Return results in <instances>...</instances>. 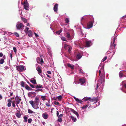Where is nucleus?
<instances>
[{
	"instance_id": "38",
	"label": "nucleus",
	"mask_w": 126,
	"mask_h": 126,
	"mask_svg": "<svg viewBox=\"0 0 126 126\" xmlns=\"http://www.w3.org/2000/svg\"><path fill=\"white\" fill-rule=\"evenodd\" d=\"M32 121V119L31 118L29 119L28 120V122L29 123H31Z\"/></svg>"
},
{
	"instance_id": "20",
	"label": "nucleus",
	"mask_w": 126,
	"mask_h": 126,
	"mask_svg": "<svg viewBox=\"0 0 126 126\" xmlns=\"http://www.w3.org/2000/svg\"><path fill=\"white\" fill-rule=\"evenodd\" d=\"M70 110L72 112L75 114L76 115H78V113L76 111H75V110L72 109H70Z\"/></svg>"
},
{
	"instance_id": "39",
	"label": "nucleus",
	"mask_w": 126,
	"mask_h": 126,
	"mask_svg": "<svg viewBox=\"0 0 126 126\" xmlns=\"http://www.w3.org/2000/svg\"><path fill=\"white\" fill-rule=\"evenodd\" d=\"M95 99L94 98L92 99L91 98L89 100V101L91 102H93L95 101Z\"/></svg>"
},
{
	"instance_id": "25",
	"label": "nucleus",
	"mask_w": 126,
	"mask_h": 126,
	"mask_svg": "<svg viewBox=\"0 0 126 126\" xmlns=\"http://www.w3.org/2000/svg\"><path fill=\"white\" fill-rule=\"evenodd\" d=\"M21 19L25 23H26L27 22V19L23 17H21Z\"/></svg>"
},
{
	"instance_id": "19",
	"label": "nucleus",
	"mask_w": 126,
	"mask_h": 126,
	"mask_svg": "<svg viewBox=\"0 0 126 126\" xmlns=\"http://www.w3.org/2000/svg\"><path fill=\"white\" fill-rule=\"evenodd\" d=\"M30 80L31 82L34 84H36L37 83L36 80L35 79H31Z\"/></svg>"
},
{
	"instance_id": "50",
	"label": "nucleus",
	"mask_w": 126,
	"mask_h": 126,
	"mask_svg": "<svg viewBox=\"0 0 126 126\" xmlns=\"http://www.w3.org/2000/svg\"><path fill=\"white\" fill-rule=\"evenodd\" d=\"M13 49L15 53H16V48L15 47H13Z\"/></svg>"
},
{
	"instance_id": "3",
	"label": "nucleus",
	"mask_w": 126,
	"mask_h": 126,
	"mask_svg": "<svg viewBox=\"0 0 126 126\" xmlns=\"http://www.w3.org/2000/svg\"><path fill=\"white\" fill-rule=\"evenodd\" d=\"M36 93L34 92H32L28 93V95L29 97H33L36 96Z\"/></svg>"
},
{
	"instance_id": "44",
	"label": "nucleus",
	"mask_w": 126,
	"mask_h": 126,
	"mask_svg": "<svg viewBox=\"0 0 126 126\" xmlns=\"http://www.w3.org/2000/svg\"><path fill=\"white\" fill-rule=\"evenodd\" d=\"M107 56H106L104 57V58L102 59V62H104L107 59Z\"/></svg>"
},
{
	"instance_id": "41",
	"label": "nucleus",
	"mask_w": 126,
	"mask_h": 126,
	"mask_svg": "<svg viewBox=\"0 0 126 126\" xmlns=\"http://www.w3.org/2000/svg\"><path fill=\"white\" fill-rule=\"evenodd\" d=\"M14 34L17 37H19V35L16 32L14 33Z\"/></svg>"
},
{
	"instance_id": "32",
	"label": "nucleus",
	"mask_w": 126,
	"mask_h": 126,
	"mask_svg": "<svg viewBox=\"0 0 126 126\" xmlns=\"http://www.w3.org/2000/svg\"><path fill=\"white\" fill-rule=\"evenodd\" d=\"M67 35L66 37L68 38H70L71 37V36L69 32H67L66 33Z\"/></svg>"
},
{
	"instance_id": "47",
	"label": "nucleus",
	"mask_w": 126,
	"mask_h": 126,
	"mask_svg": "<svg viewBox=\"0 0 126 126\" xmlns=\"http://www.w3.org/2000/svg\"><path fill=\"white\" fill-rule=\"evenodd\" d=\"M63 114H61L58 117V118H62V117L63 116Z\"/></svg>"
},
{
	"instance_id": "58",
	"label": "nucleus",
	"mask_w": 126,
	"mask_h": 126,
	"mask_svg": "<svg viewBox=\"0 0 126 126\" xmlns=\"http://www.w3.org/2000/svg\"><path fill=\"white\" fill-rule=\"evenodd\" d=\"M3 56V54L2 53H0V57H1Z\"/></svg>"
},
{
	"instance_id": "21",
	"label": "nucleus",
	"mask_w": 126,
	"mask_h": 126,
	"mask_svg": "<svg viewBox=\"0 0 126 126\" xmlns=\"http://www.w3.org/2000/svg\"><path fill=\"white\" fill-rule=\"evenodd\" d=\"M47 102L46 103V106L48 107H50L51 105L50 103L49 100H47Z\"/></svg>"
},
{
	"instance_id": "62",
	"label": "nucleus",
	"mask_w": 126,
	"mask_h": 126,
	"mask_svg": "<svg viewBox=\"0 0 126 126\" xmlns=\"http://www.w3.org/2000/svg\"><path fill=\"white\" fill-rule=\"evenodd\" d=\"M12 54L11 53L10 54V57L11 58H12Z\"/></svg>"
},
{
	"instance_id": "56",
	"label": "nucleus",
	"mask_w": 126,
	"mask_h": 126,
	"mask_svg": "<svg viewBox=\"0 0 126 126\" xmlns=\"http://www.w3.org/2000/svg\"><path fill=\"white\" fill-rule=\"evenodd\" d=\"M47 72L49 74H51V71H47Z\"/></svg>"
},
{
	"instance_id": "49",
	"label": "nucleus",
	"mask_w": 126,
	"mask_h": 126,
	"mask_svg": "<svg viewBox=\"0 0 126 126\" xmlns=\"http://www.w3.org/2000/svg\"><path fill=\"white\" fill-rule=\"evenodd\" d=\"M123 76V74L121 73L120 72L119 74V76L120 78H121Z\"/></svg>"
},
{
	"instance_id": "14",
	"label": "nucleus",
	"mask_w": 126,
	"mask_h": 126,
	"mask_svg": "<svg viewBox=\"0 0 126 126\" xmlns=\"http://www.w3.org/2000/svg\"><path fill=\"white\" fill-rule=\"evenodd\" d=\"M67 65L72 69H74V66L72 64L68 63L67 64Z\"/></svg>"
},
{
	"instance_id": "24",
	"label": "nucleus",
	"mask_w": 126,
	"mask_h": 126,
	"mask_svg": "<svg viewBox=\"0 0 126 126\" xmlns=\"http://www.w3.org/2000/svg\"><path fill=\"white\" fill-rule=\"evenodd\" d=\"M57 98L59 101H61L62 99V96L61 95L58 96Z\"/></svg>"
},
{
	"instance_id": "64",
	"label": "nucleus",
	"mask_w": 126,
	"mask_h": 126,
	"mask_svg": "<svg viewBox=\"0 0 126 126\" xmlns=\"http://www.w3.org/2000/svg\"><path fill=\"white\" fill-rule=\"evenodd\" d=\"M123 86L125 88H126V84H124Z\"/></svg>"
},
{
	"instance_id": "42",
	"label": "nucleus",
	"mask_w": 126,
	"mask_h": 126,
	"mask_svg": "<svg viewBox=\"0 0 126 126\" xmlns=\"http://www.w3.org/2000/svg\"><path fill=\"white\" fill-rule=\"evenodd\" d=\"M58 121L60 122H61L62 121V118H58Z\"/></svg>"
},
{
	"instance_id": "16",
	"label": "nucleus",
	"mask_w": 126,
	"mask_h": 126,
	"mask_svg": "<svg viewBox=\"0 0 126 126\" xmlns=\"http://www.w3.org/2000/svg\"><path fill=\"white\" fill-rule=\"evenodd\" d=\"M27 33H28V35L29 37H32V32L31 30H29Z\"/></svg>"
},
{
	"instance_id": "4",
	"label": "nucleus",
	"mask_w": 126,
	"mask_h": 126,
	"mask_svg": "<svg viewBox=\"0 0 126 126\" xmlns=\"http://www.w3.org/2000/svg\"><path fill=\"white\" fill-rule=\"evenodd\" d=\"M16 68L18 71L20 72L24 70V66L23 65H19L16 66Z\"/></svg>"
},
{
	"instance_id": "27",
	"label": "nucleus",
	"mask_w": 126,
	"mask_h": 126,
	"mask_svg": "<svg viewBox=\"0 0 126 126\" xmlns=\"http://www.w3.org/2000/svg\"><path fill=\"white\" fill-rule=\"evenodd\" d=\"M16 117L18 118H19L21 115V114L19 113H16Z\"/></svg>"
},
{
	"instance_id": "2",
	"label": "nucleus",
	"mask_w": 126,
	"mask_h": 126,
	"mask_svg": "<svg viewBox=\"0 0 126 126\" xmlns=\"http://www.w3.org/2000/svg\"><path fill=\"white\" fill-rule=\"evenodd\" d=\"M24 8L26 10H29V4L27 1L26 0L23 3Z\"/></svg>"
},
{
	"instance_id": "53",
	"label": "nucleus",
	"mask_w": 126,
	"mask_h": 126,
	"mask_svg": "<svg viewBox=\"0 0 126 126\" xmlns=\"http://www.w3.org/2000/svg\"><path fill=\"white\" fill-rule=\"evenodd\" d=\"M77 102L79 103H81L82 102V101L81 100L79 99V100H78Z\"/></svg>"
},
{
	"instance_id": "30",
	"label": "nucleus",
	"mask_w": 126,
	"mask_h": 126,
	"mask_svg": "<svg viewBox=\"0 0 126 126\" xmlns=\"http://www.w3.org/2000/svg\"><path fill=\"white\" fill-rule=\"evenodd\" d=\"M21 86L23 87H25V83L23 81H22L21 82Z\"/></svg>"
},
{
	"instance_id": "33",
	"label": "nucleus",
	"mask_w": 126,
	"mask_h": 126,
	"mask_svg": "<svg viewBox=\"0 0 126 126\" xmlns=\"http://www.w3.org/2000/svg\"><path fill=\"white\" fill-rule=\"evenodd\" d=\"M89 104H87L86 105H84L82 107V109H85L87 108L89 106Z\"/></svg>"
},
{
	"instance_id": "23",
	"label": "nucleus",
	"mask_w": 126,
	"mask_h": 126,
	"mask_svg": "<svg viewBox=\"0 0 126 126\" xmlns=\"http://www.w3.org/2000/svg\"><path fill=\"white\" fill-rule=\"evenodd\" d=\"M46 97V96L45 95H42L41 96V98L43 101L47 100Z\"/></svg>"
},
{
	"instance_id": "9",
	"label": "nucleus",
	"mask_w": 126,
	"mask_h": 126,
	"mask_svg": "<svg viewBox=\"0 0 126 126\" xmlns=\"http://www.w3.org/2000/svg\"><path fill=\"white\" fill-rule=\"evenodd\" d=\"M37 70L38 72V73L40 75H42V74H41L42 72V71L41 69L38 66L37 69Z\"/></svg>"
},
{
	"instance_id": "61",
	"label": "nucleus",
	"mask_w": 126,
	"mask_h": 126,
	"mask_svg": "<svg viewBox=\"0 0 126 126\" xmlns=\"http://www.w3.org/2000/svg\"><path fill=\"white\" fill-rule=\"evenodd\" d=\"M57 99V98H56L55 97L54 98H53V99L54 100H56Z\"/></svg>"
},
{
	"instance_id": "18",
	"label": "nucleus",
	"mask_w": 126,
	"mask_h": 126,
	"mask_svg": "<svg viewBox=\"0 0 126 126\" xmlns=\"http://www.w3.org/2000/svg\"><path fill=\"white\" fill-rule=\"evenodd\" d=\"M43 118L45 119H47L48 118V115L47 114H43L42 115Z\"/></svg>"
},
{
	"instance_id": "37",
	"label": "nucleus",
	"mask_w": 126,
	"mask_h": 126,
	"mask_svg": "<svg viewBox=\"0 0 126 126\" xmlns=\"http://www.w3.org/2000/svg\"><path fill=\"white\" fill-rule=\"evenodd\" d=\"M35 92H39V91H41L42 92H43V90H42V89H37V90H35Z\"/></svg>"
},
{
	"instance_id": "43",
	"label": "nucleus",
	"mask_w": 126,
	"mask_h": 126,
	"mask_svg": "<svg viewBox=\"0 0 126 126\" xmlns=\"http://www.w3.org/2000/svg\"><path fill=\"white\" fill-rule=\"evenodd\" d=\"M61 38L62 40L65 41H67L66 39V38L64 37H62Z\"/></svg>"
},
{
	"instance_id": "63",
	"label": "nucleus",
	"mask_w": 126,
	"mask_h": 126,
	"mask_svg": "<svg viewBox=\"0 0 126 126\" xmlns=\"http://www.w3.org/2000/svg\"><path fill=\"white\" fill-rule=\"evenodd\" d=\"M104 70V67L103 66H102L101 67V70Z\"/></svg>"
},
{
	"instance_id": "52",
	"label": "nucleus",
	"mask_w": 126,
	"mask_h": 126,
	"mask_svg": "<svg viewBox=\"0 0 126 126\" xmlns=\"http://www.w3.org/2000/svg\"><path fill=\"white\" fill-rule=\"evenodd\" d=\"M30 86L33 88H35V85L34 86L32 84Z\"/></svg>"
},
{
	"instance_id": "36",
	"label": "nucleus",
	"mask_w": 126,
	"mask_h": 126,
	"mask_svg": "<svg viewBox=\"0 0 126 126\" xmlns=\"http://www.w3.org/2000/svg\"><path fill=\"white\" fill-rule=\"evenodd\" d=\"M25 27L26 28L25 29L24 31H25V32H28V31L29 29V28L26 26Z\"/></svg>"
},
{
	"instance_id": "5",
	"label": "nucleus",
	"mask_w": 126,
	"mask_h": 126,
	"mask_svg": "<svg viewBox=\"0 0 126 126\" xmlns=\"http://www.w3.org/2000/svg\"><path fill=\"white\" fill-rule=\"evenodd\" d=\"M15 99L16 102V105L18 107V104H19L20 101L21 100V99L19 98L18 96H16L15 97Z\"/></svg>"
},
{
	"instance_id": "10",
	"label": "nucleus",
	"mask_w": 126,
	"mask_h": 126,
	"mask_svg": "<svg viewBox=\"0 0 126 126\" xmlns=\"http://www.w3.org/2000/svg\"><path fill=\"white\" fill-rule=\"evenodd\" d=\"M25 88L28 91H32L33 90L27 84H25Z\"/></svg>"
},
{
	"instance_id": "22",
	"label": "nucleus",
	"mask_w": 126,
	"mask_h": 126,
	"mask_svg": "<svg viewBox=\"0 0 126 126\" xmlns=\"http://www.w3.org/2000/svg\"><path fill=\"white\" fill-rule=\"evenodd\" d=\"M70 118H71L72 120L74 122H76V118L74 117L72 115H71L70 116Z\"/></svg>"
},
{
	"instance_id": "7",
	"label": "nucleus",
	"mask_w": 126,
	"mask_h": 126,
	"mask_svg": "<svg viewBox=\"0 0 126 126\" xmlns=\"http://www.w3.org/2000/svg\"><path fill=\"white\" fill-rule=\"evenodd\" d=\"M16 27L18 29H20V28H24V25L22 23H19L16 25Z\"/></svg>"
},
{
	"instance_id": "31",
	"label": "nucleus",
	"mask_w": 126,
	"mask_h": 126,
	"mask_svg": "<svg viewBox=\"0 0 126 126\" xmlns=\"http://www.w3.org/2000/svg\"><path fill=\"white\" fill-rule=\"evenodd\" d=\"M4 61V59L3 58L1 59L0 60V64H3Z\"/></svg>"
},
{
	"instance_id": "13",
	"label": "nucleus",
	"mask_w": 126,
	"mask_h": 126,
	"mask_svg": "<svg viewBox=\"0 0 126 126\" xmlns=\"http://www.w3.org/2000/svg\"><path fill=\"white\" fill-rule=\"evenodd\" d=\"M82 56V54L79 53H78L77 55H76V58L77 59H79L81 58Z\"/></svg>"
},
{
	"instance_id": "40",
	"label": "nucleus",
	"mask_w": 126,
	"mask_h": 126,
	"mask_svg": "<svg viewBox=\"0 0 126 126\" xmlns=\"http://www.w3.org/2000/svg\"><path fill=\"white\" fill-rule=\"evenodd\" d=\"M54 104L56 105H58L59 104V103L58 102L55 101L54 102Z\"/></svg>"
},
{
	"instance_id": "29",
	"label": "nucleus",
	"mask_w": 126,
	"mask_h": 126,
	"mask_svg": "<svg viewBox=\"0 0 126 126\" xmlns=\"http://www.w3.org/2000/svg\"><path fill=\"white\" fill-rule=\"evenodd\" d=\"M90 98H91V97H85V98H84L82 99V100H84L87 101L88 100H89Z\"/></svg>"
},
{
	"instance_id": "55",
	"label": "nucleus",
	"mask_w": 126,
	"mask_h": 126,
	"mask_svg": "<svg viewBox=\"0 0 126 126\" xmlns=\"http://www.w3.org/2000/svg\"><path fill=\"white\" fill-rule=\"evenodd\" d=\"M59 112L58 111H57L56 114H57V116L58 117V116H59Z\"/></svg>"
},
{
	"instance_id": "57",
	"label": "nucleus",
	"mask_w": 126,
	"mask_h": 126,
	"mask_svg": "<svg viewBox=\"0 0 126 126\" xmlns=\"http://www.w3.org/2000/svg\"><path fill=\"white\" fill-rule=\"evenodd\" d=\"M8 102H10V103H12V102L11 100L10 99H9L8 100Z\"/></svg>"
},
{
	"instance_id": "15",
	"label": "nucleus",
	"mask_w": 126,
	"mask_h": 126,
	"mask_svg": "<svg viewBox=\"0 0 126 126\" xmlns=\"http://www.w3.org/2000/svg\"><path fill=\"white\" fill-rule=\"evenodd\" d=\"M91 43V41H86V47H90Z\"/></svg>"
},
{
	"instance_id": "6",
	"label": "nucleus",
	"mask_w": 126,
	"mask_h": 126,
	"mask_svg": "<svg viewBox=\"0 0 126 126\" xmlns=\"http://www.w3.org/2000/svg\"><path fill=\"white\" fill-rule=\"evenodd\" d=\"M93 22L92 21H89L87 24V28L89 29L92 28L93 27Z\"/></svg>"
},
{
	"instance_id": "11",
	"label": "nucleus",
	"mask_w": 126,
	"mask_h": 126,
	"mask_svg": "<svg viewBox=\"0 0 126 126\" xmlns=\"http://www.w3.org/2000/svg\"><path fill=\"white\" fill-rule=\"evenodd\" d=\"M35 88L36 89H40L44 87L43 85L40 84L35 85Z\"/></svg>"
},
{
	"instance_id": "17",
	"label": "nucleus",
	"mask_w": 126,
	"mask_h": 126,
	"mask_svg": "<svg viewBox=\"0 0 126 126\" xmlns=\"http://www.w3.org/2000/svg\"><path fill=\"white\" fill-rule=\"evenodd\" d=\"M79 80L81 85L83 84L85 82V80L83 79H79Z\"/></svg>"
},
{
	"instance_id": "59",
	"label": "nucleus",
	"mask_w": 126,
	"mask_h": 126,
	"mask_svg": "<svg viewBox=\"0 0 126 126\" xmlns=\"http://www.w3.org/2000/svg\"><path fill=\"white\" fill-rule=\"evenodd\" d=\"M34 34H35V36L36 37H37L38 36V35L35 32H34Z\"/></svg>"
},
{
	"instance_id": "35",
	"label": "nucleus",
	"mask_w": 126,
	"mask_h": 126,
	"mask_svg": "<svg viewBox=\"0 0 126 126\" xmlns=\"http://www.w3.org/2000/svg\"><path fill=\"white\" fill-rule=\"evenodd\" d=\"M62 31V29H61L60 30L56 32V33L57 34L59 35L61 33V32Z\"/></svg>"
},
{
	"instance_id": "12",
	"label": "nucleus",
	"mask_w": 126,
	"mask_h": 126,
	"mask_svg": "<svg viewBox=\"0 0 126 126\" xmlns=\"http://www.w3.org/2000/svg\"><path fill=\"white\" fill-rule=\"evenodd\" d=\"M58 4L56 3L54 6L53 10L55 12H57L58 10Z\"/></svg>"
},
{
	"instance_id": "48",
	"label": "nucleus",
	"mask_w": 126,
	"mask_h": 126,
	"mask_svg": "<svg viewBox=\"0 0 126 126\" xmlns=\"http://www.w3.org/2000/svg\"><path fill=\"white\" fill-rule=\"evenodd\" d=\"M40 62H41V64H42L43 63H44V62L43 60V59L42 58H41V59Z\"/></svg>"
},
{
	"instance_id": "28",
	"label": "nucleus",
	"mask_w": 126,
	"mask_h": 126,
	"mask_svg": "<svg viewBox=\"0 0 126 126\" xmlns=\"http://www.w3.org/2000/svg\"><path fill=\"white\" fill-rule=\"evenodd\" d=\"M65 23H68L69 22V18H66L65 19Z\"/></svg>"
},
{
	"instance_id": "45",
	"label": "nucleus",
	"mask_w": 126,
	"mask_h": 126,
	"mask_svg": "<svg viewBox=\"0 0 126 126\" xmlns=\"http://www.w3.org/2000/svg\"><path fill=\"white\" fill-rule=\"evenodd\" d=\"M12 106H13L14 108H15L16 107L15 105V102L14 101L12 102Z\"/></svg>"
},
{
	"instance_id": "34",
	"label": "nucleus",
	"mask_w": 126,
	"mask_h": 126,
	"mask_svg": "<svg viewBox=\"0 0 126 126\" xmlns=\"http://www.w3.org/2000/svg\"><path fill=\"white\" fill-rule=\"evenodd\" d=\"M28 112L29 113H32L34 112L33 111H32L30 110V109H29L28 110Z\"/></svg>"
},
{
	"instance_id": "46",
	"label": "nucleus",
	"mask_w": 126,
	"mask_h": 126,
	"mask_svg": "<svg viewBox=\"0 0 126 126\" xmlns=\"http://www.w3.org/2000/svg\"><path fill=\"white\" fill-rule=\"evenodd\" d=\"M11 103L8 102L7 104V106L8 107H10L11 105Z\"/></svg>"
},
{
	"instance_id": "51",
	"label": "nucleus",
	"mask_w": 126,
	"mask_h": 126,
	"mask_svg": "<svg viewBox=\"0 0 126 126\" xmlns=\"http://www.w3.org/2000/svg\"><path fill=\"white\" fill-rule=\"evenodd\" d=\"M79 73H83V71L82 70V69H79Z\"/></svg>"
},
{
	"instance_id": "60",
	"label": "nucleus",
	"mask_w": 126,
	"mask_h": 126,
	"mask_svg": "<svg viewBox=\"0 0 126 126\" xmlns=\"http://www.w3.org/2000/svg\"><path fill=\"white\" fill-rule=\"evenodd\" d=\"M71 50V49H70V47L69 49H68V52H70V51Z\"/></svg>"
},
{
	"instance_id": "1",
	"label": "nucleus",
	"mask_w": 126,
	"mask_h": 126,
	"mask_svg": "<svg viewBox=\"0 0 126 126\" xmlns=\"http://www.w3.org/2000/svg\"><path fill=\"white\" fill-rule=\"evenodd\" d=\"M39 102V98L36 96L35 98L34 101L33 100H31L30 101L29 103L34 108L36 109L39 108L38 105Z\"/></svg>"
},
{
	"instance_id": "26",
	"label": "nucleus",
	"mask_w": 126,
	"mask_h": 126,
	"mask_svg": "<svg viewBox=\"0 0 126 126\" xmlns=\"http://www.w3.org/2000/svg\"><path fill=\"white\" fill-rule=\"evenodd\" d=\"M23 118L24 122H27L28 118L26 116H24Z\"/></svg>"
},
{
	"instance_id": "8",
	"label": "nucleus",
	"mask_w": 126,
	"mask_h": 126,
	"mask_svg": "<svg viewBox=\"0 0 126 126\" xmlns=\"http://www.w3.org/2000/svg\"><path fill=\"white\" fill-rule=\"evenodd\" d=\"M105 80V77L104 75H102L100 76V82L101 84L103 83Z\"/></svg>"
},
{
	"instance_id": "54",
	"label": "nucleus",
	"mask_w": 126,
	"mask_h": 126,
	"mask_svg": "<svg viewBox=\"0 0 126 126\" xmlns=\"http://www.w3.org/2000/svg\"><path fill=\"white\" fill-rule=\"evenodd\" d=\"M74 98L75 100L77 102L79 100V99L78 98H76V97H74Z\"/></svg>"
}]
</instances>
